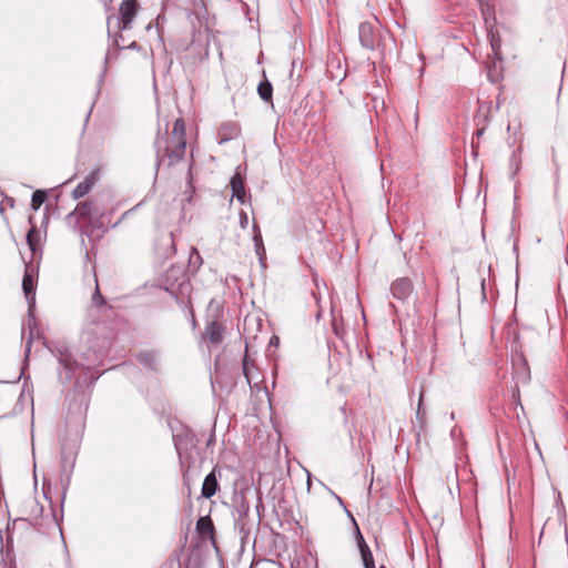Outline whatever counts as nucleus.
<instances>
[{
    "label": "nucleus",
    "mask_w": 568,
    "mask_h": 568,
    "mask_svg": "<svg viewBox=\"0 0 568 568\" xmlns=\"http://www.w3.org/2000/svg\"><path fill=\"white\" fill-rule=\"evenodd\" d=\"M196 529L202 535L213 534L214 526L210 517H201L196 521Z\"/></svg>",
    "instance_id": "obj_16"
},
{
    "label": "nucleus",
    "mask_w": 568,
    "mask_h": 568,
    "mask_svg": "<svg viewBox=\"0 0 568 568\" xmlns=\"http://www.w3.org/2000/svg\"><path fill=\"white\" fill-rule=\"evenodd\" d=\"M253 230H254L253 241H254L255 252H256V255L260 257V261H263L264 255H265V248L263 245L261 231L258 230V226L256 225L255 222L253 223Z\"/></svg>",
    "instance_id": "obj_14"
},
{
    "label": "nucleus",
    "mask_w": 568,
    "mask_h": 568,
    "mask_svg": "<svg viewBox=\"0 0 568 568\" xmlns=\"http://www.w3.org/2000/svg\"><path fill=\"white\" fill-rule=\"evenodd\" d=\"M205 336L213 344H220L224 337V327L221 323L211 322L205 328Z\"/></svg>",
    "instance_id": "obj_10"
},
{
    "label": "nucleus",
    "mask_w": 568,
    "mask_h": 568,
    "mask_svg": "<svg viewBox=\"0 0 568 568\" xmlns=\"http://www.w3.org/2000/svg\"><path fill=\"white\" fill-rule=\"evenodd\" d=\"M230 184H231V189H232V196L235 197L241 203H244V199H245L244 182L239 172H236L232 176Z\"/></svg>",
    "instance_id": "obj_11"
},
{
    "label": "nucleus",
    "mask_w": 568,
    "mask_h": 568,
    "mask_svg": "<svg viewBox=\"0 0 568 568\" xmlns=\"http://www.w3.org/2000/svg\"><path fill=\"white\" fill-rule=\"evenodd\" d=\"M102 216L103 212L99 209L98 204L89 200L80 202L75 209L65 216V222L68 225L78 229L80 220H85L88 222L87 227L93 230L102 226Z\"/></svg>",
    "instance_id": "obj_2"
},
{
    "label": "nucleus",
    "mask_w": 568,
    "mask_h": 568,
    "mask_svg": "<svg viewBox=\"0 0 568 568\" xmlns=\"http://www.w3.org/2000/svg\"><path fill=\"white\" fill-rule=\"evenodd\" d=\"M361 551L365 568H375L373 556L369 549L367 547L365 549L362 547Z\"/></svg>",
    "instance_id": "obj_19"
},
{
    "label": "nucleus",
    "mask_w": 568,
    "mask_h": 568,
    "mask_svg": "<svg viewBox=\"0 0 568 568\" xmlns=\"http://www.w3.org/2000/svg\"><path fill=\"white\" fill-rule=\"evenodd\" d=\"M31 342H32V332L30 333V336H29V338H28V341H27V347H26V354H27V356H28V355H29V353H30Z\"/></svg>",
    "instance_id": "obj_25"
},
{
    "label": "nucleus",
    "mask_w": 568,
    "mask_h": 568,
    "mask_svg": "<svg viewBox=\"0 0 568 568\" xmlns=\"http://www.w3.org/2000/svg\"><path fill=\"white\" fill-rule=\"evenodd\" d=\"M111 20H112L111 18L108 19L109 27L111 26Z\"/></svg>",
    "instance_id": "obj_30"
},
{
    "label": "nucleus",
    "mask_w": 568,
    "mask_h": 568,
    "mask_svg": "<svg viewBox=\"0 0 568 568\" xmlns=\"http://www.w3.org/2000/svg\"><path fill=\"white\" fill-rule=\"evenodd\" d=\"M45 199H47V194H45L44 191H42V190L34 191L33 194H32V197H31V207H32V210L38 211L39 207L45 201Z\"/></svg>",
    "instance_id": "obj_17"
},
{
    "label": "nucleus",
    "mask_w": 568,
    "mask_h": 568,
    "mask_svg": "<svg viewBox=\"0 0 568 568\" xmlns=\"http://www.w3.org/2000/svg\"><path fill=\"white\" fill-rule=\"evenodd\" d=\"M491 48L496 52V44H495V42H491Z\"/></svg>",
    "instance_id": "obj_27"
},
{
    "label": "nucleus",
    "mask_w": 568,
    "mask_h": 568,
    "mask_svg": "<svg viewBox=\"0 0 568 568\" xmlns=\"http://www.w3.org/2000/svg\"><path fill=\"white\" fill-rule=\"evenodd\" d=\"M92 302L94 305H102L104 304V300L100 293V290H99V285L98 283L95 282V291H94V294L92 296Z\"/></svg>",
    "instance_id": "obj_21"
},
{
    "label": "nucleus",
    "mask_w": 568,
    "mask_h": 568,
    "mask_svg": "<svg viewBox=\"0 0 568 568\" xmlns=\"http://www.w3.org/2000/svg\"><path fill=\"white\" fill-rule=\"evenodd\" d=\"M97 173L89 174L82 182H80L72 191V197L74 200L81 199L87 195L94 184L97 183Z\"/></svg>",
    "instance_id": "obj_7"
},
{
    "label": "nucleus",
    "mask_w": 568,
    "mask_h": 568,
    "mask_svg": "<svg viewBox=\"0 0 568 568\" xmlns=\"http://www.w3.org/2000/svg\"><path fill=\"white\" fill-rule=\"evenodd\" d=\"M226 128H231V133L229 134V136H225L223 140H229L230 138H232L233 135H235L237 133V128L235 124H224L221 128V131L226 130Z\"/></svg>",
    "instance_id": "obj_22"
},
{
    "label": "nucleus",
    "mask_w": 568,
    "mask_h": 568,
    "mask_svg": "<svg viewBox=\"0 0 568 568\" xmlns=\"http://www.w3.org/2000/svg\"><path fill=\"white\" fill-rule=\"evenodd\" d=\"M500 74L501 73H491V72H488L487 75H488V79L491 81V82H497L500 78Z\"/></svg>",
    "instance_id": "obj_24"
},
{
    "label": "nucleus",
    "mask_w": 568,
    "mask_h": 568,
    "mask_svg": "<svg viewBox=\"0 0 568 568\" xmlns=\"http://www.w3.org/2000/svg\"><path fill=\"white\" fill-rule=\"evenodd\" d=\"M79 232H80L81 234H82V233H84L83 227H79Z\"/></svg>",
    "instance_id": "obj_29"
},
{
    "label": "nucleus",
    "mask_w": 568,
    "mask_h": 568,
    "mask_svg": "<svg viewBox=\"0 0 568 568\" xmlns=\"http://www.w3.org/2000/svg\"><path fill=\"white\" fill-rule=\"evenodd\" d=\"M136 0H123L120 6V17L115 18L118 27L122 30L131 29L132 21L138 12Z\"/></svg>",
    "instance_id": "obj_3"
},
{
    "label": "nucleus",
    "mask_w": 568,
    "mask_h": 568,
    "mask_svg": "<svg viewBox=\"0 0 568 568\" xmlns=\"http://www.w3.org/2000/svg\"><path fill=\"white\" fill-rule=\"evenodd\" d=\"M219 489L217 477L215 474V469H213L210 474H207L204 478L201 495L203 498L213 497Z\"/></svg>",
    "instance_id": "obj_8"
},
{
    "label": "nucleus",
    "mask_w": 568,
    "mask_h": 568,
    "mask_svg": "<svg viewBox=\"0 0 568 568\" xmlns=\"http://www.w3.org/2000/svg\"><path fill=\"white\" fill-rule=\"evenodd\" d=\"M138 361L150 369H156L158 356L154 352H142L138 355Z\"/></svg>",
    "instance_id": "obj_13"
},
{
    "label": "nucleus",
    "mask_w": 568,
    "mask_h": 568,
    "mask_svg": "<svg viewBox=\"0 0 568 568\" xmlns=\"http://www.w3.org/2000/svg\"><path fill=\"white\" fill-rule=\"evenodd\" d=\"M514 365V379L516 382V394L519 397L518 385H527L530 382V368L528 362L523 355H518L513 359Z\"/></svg>",
    "instance_id": "obj_4"
},
{
    "label": "nucleus",
    "mask_w": 568,
    "mask_h": 568,
    "mask_svg": "<svg viewBox=\"0 0 568 568\" xmlns=\"http://www.w3.org/2000/svg\"><path fill=\"white\" fill-rule=\"evenodd\" d=\"M156 148V171L165 158L169 165H174L185 154V124L182 119H176L170 136L158 135L155 140Z\"/></svg>",
    "instance_id": "obj_1"
},
{
    "label": "nucleus",
    "mask_w": 568,
    "mask_h": 568,
    "mask_svg": "<svg viewBox=\"0 0 568 568\" xmlns=\"http://www.w3.org/2000/svg\"><path fill=\"white\" fill-rule=\"evenodd\" d=\"M336 499L338 500V503H339L341 505H344V504H343V500H342L338 496H336Z\"/></svg>",
    "instance_id": "obj_28"
},
{
    "label": "nucleus",
    "mask_w": 568,
    "mask_h": 568,
    "mask_svg": "<svg viewBox=\"0 0 568 568\" xmlns=\"http://www.w3.org/2000/svg\"><path fill=\"white\" fill-rule=\"evenodd\" d=\"M423 397H424V393L420 392V394H419V403H418V407H417V410H416V417H417V419L419 420L420 424L425 422V412L422 410Z\"/></svg>",
    "instance_id": "obj_20"
},
{
    "label": "nucleus",
    "mask_w": 568,
    "mask_h": 568,
    "mask_svg": "<svg viewBox=\"0 0 568 568\" xmlns=\"http://www.w3.org/2000/svg\"><path fill=\"white\" fill-rule=\"evenodd\" d=\"M262 80L258 82L257 85V93L260 98L265 102H272L273 97V87L272 83L267 80L265 77V73H262Z\"/></svg>",
    "instance_id": "obj_12"
},
{
    "label": "nucleus",
    "mask_w": 568,
    "mask_h": 568,
    "mask_svg": "<svg viewBox=\"0 0 568 568\" xmlns=\"http://www.w3.org/2000/svg\"><path fill=\"white\" fill-rule=\"evenodd\" d=\"M22 290L26 295V298L29 303V314H32L33 307H34V286H33V278L31 274L26 271L22 280Z\"/></svg>",
    "instance_id": "obj_9"
},
{
    "label": "nucleus",
    "mask_w": 568,
    "mask_h": 568,
    "mask_svg": "<svg viewBox=\"0 0 568 568\" xmlns=\"http://www.w3.org/2000/svg\"><path fill=\"white\" fill-rule=\"evenodd\" d=\"M27 242H28L30 250L33 253H36L38 250V246L40 245V242H41V235L37 231L34 225L31 226V229L29 230V232L27 234Z\"/></svg>",
    "instance_id": "obj_15"
},
{
    "label": "nucleus",
    "mask_w": 568,
    "mask_h": 568,
    "mask_svg": "<svg viewBox=\"0 0 568 568\" xmlns=\"http://www.w3.org/2000/svg\"><path fill=\"white\" fill-rule=\"evenodd\" d=\"M240 225L242 229H246L248 225V216L244 211L240 213Z\"/></svg>",
    "instance_id": "obj_23"
},
{
    "label": "nucleus",
    "mask_w": 568,
    "mask_h": 568,
    "mask_svg": "<svg viewBox=\"0 0 568 568\" xmlns=\"http://www.w3.org/2000/svg\"><path fill=\"white\" fill-rule=\"evenodd\" d=\"M253 368H254V365L253 363L250 361V358L245 355L244 358H243V374L246 378V381L248 383L252 382V379L254 378L253 377Z\"/></svg>",
    "instance_id": "obj_18"
},
{
    "label": "nucleus",
    "mask_w": 568,
    "mask_h": 568,
    "mask_svg": "<svg viewBox=\"0 0 568 568\" xmlns=\"http://www.w3.org/2000/svg\"><path fill=\"white\" fill-rule=\"evenodd\" d=\"M358 37L364 48L374 49L377 41V34L371 23L363 22L359 24Z\"/></svg>",
    "instance_id": "obj_6"
},
{
    "label": "nucleus",
    "mask_w": 568,
    "mask_h": 568,
    "mask_svg": "<svg viewBox=\"0 0 568 568\" xmlns=\"http://www.w3.org/2000/svg\"><path fill=\"white\" fill-rule=\"evenodd\" d=\"M483 132H484V130H483V129L477 130V131H476L477 136H480V135L483 134Z\"/></svg>",
    "instance_id": "obj_26"
},
{
    "label": "nucleus",
    "mask_w": 568,
    "mask_h": 568,
    "mask_svg": "<svg viewBox=\"0 0 568 568\" xmlns=\"http://www.w3.org/2000/svg\"><path fill=\"white\" fill-rule=\"evenodd\" d=\"M390 292L395 298L405 301L413 292V284L407 277L398 278L392 284Z\"/></svg>",
    "instance_id": "obj_5"
}]
</instances>
